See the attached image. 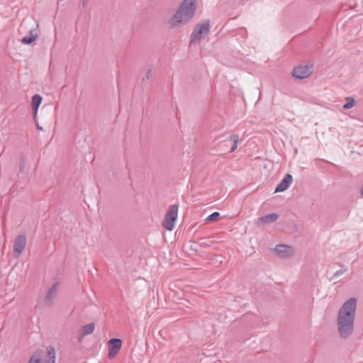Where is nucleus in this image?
I'll return each mask as SVG.
<instances>
[{"label": "nucleus", "mask_w": 363, "mask_h": 363, "mask_svg": "<svg viewBox=\"0 0 363 363\" xmlns=\"http://www.w3.org/2000/svg\"><path fill=\"white\" fill-rule=\"evenodd\" d=\"M361 194L363 196V186H362V188L361 189Z\"/></svg>", "instance_id": "obj_27"}, {"label": "nucleus", "mask_w": 363, "mask_h": 363, "mask_svg": "<svg viewBox=\"0 0 363 363\" xmlns=\"http://www.w3.org/2000/svg\"><path fill=\"white\" fill-rule=\"evenodd\" d=\"M95 328V325L94 323H91L86 325H84L82 328V337H84L85 335L91 334Z\"/></svg>", "instance_id": "obj_14"}, {"label": "nucleus", "mask_w": 363, "mask_h": 363, "mask_svg": "<svg viewBox=\"0 0 363 363\" xmlns=\"http://www.w3.org/2000/svg\"><path fill=\"white\" fill-rule=\"evenodd\" d=\"M210 29L211 25L208 20L197 23L191 34L190 45L200 43L208 35Z\"/></svg>", "instance_id": "obj_3"}, {"label": "nucleus", "mask_w": 363, "mask_h": 363, "mask_svg": "<svg viewBox=\"0 0 363 363\" xmlns=\"http://www.w3.org/2000/svg\"><path fill=\"white\" fill-rule=\"evenodd\" d=\"M36 127H37L38 130H43V128L41 126H40L38 124H36Z\"/></svg>", "instance_id": "obj_25"}, {"label": "nucleus", "mask_w": 363, "mask_h": 363, "mask_svg": "<svg viewBox=\"0 0 363 363\" xmlns=\"http://www.w3.org/2000/svg\"><path fill=\"white\" fill-rule=\"evenodd\" d=\"M82 6L84 8H85L86 6V5H87V0H82Z\"/></svg>", "instance_id": "obj_23"}, {"label": "nucleus", "mask_w": 363, "mask_h": 363, "mask_svg": "<svg viewBox=\"0 0 363 363\" xmlns=\"http://www.w3.org/2000/svg\"><path fill=\"white\" fill-rule=\"evenodd\" d=\"M347 102L342 106L344 109H350L354 106V99L353 98H347Z\"/></svg>", "instance_id": "obj_17"}, {"label": "nucleus", "mask_w": 363, "mask_h": 363, "mask_svg": "<svg viewBox=\"0 0 363 363\" xmlns=\"http://www.w3.org/2000/svg\"><path fill=\"white\" fill-rule=\"evenodd\" d=\"M292 181L293 177L291 174H286L275 188L274 192L277 193L284 191L289 187L290 184L292 183Z\"/></svg>", "instance_id": "obj_9"}, {"label": "nucleus", "mask_w": 363, "mask_h": 363, "mask_svg": "<svg viewBox=\"0 0 363 363\" xmlns=\"http://www.w3.org/2000/svg\"><path fill=\"white\" fill-rule=\"evenodd\" d=\"M84 337H82V334L81 335V336L78 338V340L79 342H81L82 340Z\"/></svg>", "instance_id": "obj_26"}, {"label": "nucleus", "mask_w": 363, "mask_h": 363, "mask_svg": "<svg viewBox=\"0 0 363 363\" xmlns=\"http://www.w3.org/2000/svg\"><path fill=\"white\" fill-rule=\"evenodd\" d=\"M43 101V97L39 94H35L32 97L31 106L34 112V116L37 114L38 109Z\"/></svg>", "instance_id": "obj_12"}, {"label": "nucleus", "mask_w": 363, "mask_h": 363, "mask_svg": "<svg viewBox=\"0 0 363 363\" xmlns=\"http://www.w3.org/2000/svg\"><path fill=\"white\" fill-rule=\"evenodd\" d=\"M179 206L177 204L171 205L162 221V227L167 230H172L178 216Z\"/></svg>", "instance_id": "obj_4"}, {"label": "nucleus", "mask_w": 363, "mask_h": 363, "mask_svg": "<svg viewBox=\"0 0 363 363\" xmlns=\"http://www.w3.org/2000/svg\"><path fill=\"white\" fill-rule=\"evenodd\" d=\"M196 10V0H183L175 14L169 21L171 28H179L188 23L194 16Z\"/></svg>", "instance_id": "obj_2"}, {"label": "nucleus", "mask_w": 363, "mask_h": 363, "mask_svg": "<svg viewBox=\"0 0 363 363\" xmlns=\"http://www.w3.org/2000/svg\"><path fill=\"white\" fill-rule=\"evenodd\" d=\"M48 360L46 363H55V350L52 346L48 347L47 352Z\"/></svg>", "instance_id": "obj_15"}, {"label": "nucleus", "mask_w": 363, "mask_h": 363, "mask_svg": "<svg viewBox=\"0 0 363 363\" xmlns=\"http://www.w3.org/2000/svg\"><path fill=\"white\" fill-rule=\"evenodd\" d=\"M28 363H41V352H33Z\"/></svg>", "instance_id": "obj_16"}, {"label": "nucleus", "mask_w": 363, "mask_h": 363, "mask_svg": "<svg viewBox=\"0 0 363 363\" xmlns=\"http://www.w3.org/2000/svg\"><path fill=\"white\" fill-rule=\"evenodd\" d=\"M59 288L58 283L54 284L51 288L48 290L46 296L45 298V303L47 306H52L53 303V300L57 295V291Z\"/></svg>", "instance_id": "obj_10"}, {"label": "nucleus", "mask_w": 363, "mask_h": 363, "mask_svg": "<svg viewBox=\"0 0 363 363\" xmlns=\"http://www.w3.org/2000/svg\"><path fill=\"white\" fill-rule=\"evenodd\" d=\"M311 67H310L308 65H299L298 67H296L292 72L293 77L297 78V79H305L308 77L311 73Z\"/></svg>", "instance_id": "obj_7"}, {"label": "nucleus", "mask_w": 363, "mask_h": 363, "mask_svg": "<svg viewBox=\"0 0 363 363\" xmlns=\"http://www.w3.org/2000/svg\"><path fill=\"white\" fill-rule=\"evenodd\" d=\"M357 300L350 298L340 308L337 317V330L343 339L348 338L353 333Z\"/></svg>", "instance_id": "obj_1"}, {"label": "nucleus", "mask_w": 363, "mask_h": 363, "mask_svg": "<svg viewBox=\"0 0 363 363\" xmlns=\"http://www.w3.org/2000/svg\"><path fill=\"white\" fill-rule=\"evenodd\" d=\"M230 140L233 141V145L238 146L240 137L238 134H233L230 136Z\"/></svg>", "instance_id": "obj_19"}, {"label": "nucleus", "mask_w": 363, "mask_h": 363, "mask_svg": "<svg viewBox=\"0 0 363 363\" xmlns=\"http://www.w3.org/2000/svg\"><path fill=\"white\" fill-rule=\"evenodd\" d=\"M24 162H22L21 164V171L22 172L23 170V168H24Z\"/></svg>", "instance_id": "obj_24"}, {"label": "nucleus", "mask_w": 363, "mask_h": 363, "mask_svg": "<svg viewBox=\"0 0 363 363\" xmlns=\"http://www.w3.org/2000/svg\"><path fill=\"white\" fill-rule=\"evenodd\" d=\"M238 148V146L236 145H233L232 146L230 150V152H233L234 151H235V150Z\"/></svg>", "instance_id": "obj_22"}, {"label": "nucleus", "mask_w": 363, "mask_h": 363, "mask_svg": "<svg viewBox=\"0 0 363 363\" xmlns=\"http://www.w3.org/2000/svg\"><path fill=\"white\" fill-rule=\"evenodd\" d=\"M347 271V269L346 267H343L342 269L336 271L334 274L331 279H337L340 275L344 274Z\"/></svg>", "instance_id": "obj_18"}, {"label": "nucleus", "mask_w": 363, "mask_h": 363, "mask_svg": "<svg viewBox=\"0 0 363 363\" xmlns=\"http://www.w3.org/2000/svg\"><path fill=\"white\" fill-rule=\"evenodd\" d=\"M220 216V213L218 212H213V213H211V215H209L207 218L206 219V220L207 221H211V220H216L217 218H218Z\"/></svg>", "instance_id": "obj_20"}, {"label": "nucleus", "mask_w": 363, "mask_h": 363, "mask_svg": "<svg viewBox=\"0 0 363 363\" xmlns=\"http://www.w3.org/2000/svg\"><path fill=\"white\" fill-rule=\"evenodd\" d=\"M279 218V215L277 213H270L266 216H264L259 218V221L261 223H272L275 222Z\"/></svg>", "instance_id": "obj_13"}, {"label": "nucleus", "mask_w": 363, "mask_h": 363, "mask_svg": "<svg viewBox=\"0 0 363 363\" xmlns=\"http://www.w3.org/2000/svg\"><path fill=\"white\" fill-rule=\"evenodd\" d=\"M38 33L37 29H30L28 34L21 39V43L24 45H30L38 38Z\"/></svg>", "instance_id": "obj_11"}, {"label": "nucleus", "mask_w": 363, "mask_h": 363, "mask_svg": "<svg viewBox=\"0 0 363 363\" xmlns=\"http://www.w3.org/2000/svg\"><path fill=\"white\" fill-rule=\"evenodd\" d=\"M26 245V238L24 235H18L13 243V257L18 258L25 249Z\"/></svg>", "instance_id": "obj_5"}, {"label": "nucleus", "mask_w": 363, "mask_h": 363, "mask_svg": "<svg viewBox=\"0 0 363 363\" xmlns=\"http://www.w3.org/2000/svg\"><path fill=\"white\" fill-rule=\"evenodd\" d=\"M108 358H114L119 352L122 347V341L118 338H111L108 342Z\"/></svg>", "instance_id": "obj_6"}, {"label": "nucleus", "mask_w": 363, "mask_h": 363, "mask_svg": "<svg viewBox=\"0 0 363 363\" xmlns=\"http://www.w3.org/2000/svg\"><path fill=\"white\" fill-rule=\"evenodd\" d=\"M152 77V69H149L147 70L145 77L143 78V81H145V79H149Z\"/></svg>", "instance_id": "obj_21"}, {"label": "nucleus", "mask_w": 363, "mask_h": 363, "mask_svg": "<svg viewBox=\"0 0 363 363\" xmlns=\"http://www.w3.org/2000/svg\"><path fill=\"white\" fill-rule=\"evenodd\" d=\"M274 252L279 257L286 258L291 256L292 248L286 245L278 244L274 247Z\"/></svg>", "instance_id": "obj_8"}]
</instances>
